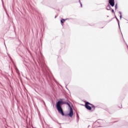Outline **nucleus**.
Wrapping results in <instances>:
<instances>
[{"label":"nucleus","mask_w":128,"mask_h":128,"mask_svg":"<svg viewBox=\"0 0 128 128\" xmlns=\"http://www.w3.org/2000/svg\"><path fill=\"white\" fill-rule=\"evenodd\" d=\"M67 104L68 106L70 108V112H69V113L68 114V116L70 118H72V116H74V112L72 111V107H70V104Z\"/></svg>","instance_id":"nucleus-2"},{"label":"nucleus","mask_w":128,"mask_h":128,"mask_svg":"<svg viewBox=\"0 0 128 128\" xmlns=\"http://www.w3.org/2000/svg\"><path fill=\"white\" fill-rule=\"evenodd\" d=\"M116 18L118 22V18L116 17Z\"/></svg>","instance_id":"nucleus-11"},{"label":"nucleus","mask_w":128,"mask_h":128,"mask_svg":"<svg viewBox=\"0 0 128 128\" xmlns=\"http://www.w3.org/2000/svg\"><path fill=\"white\" fill-rule=\"evenodd\" d=\"M112 12H114V10H112Z\"/></svg>","instance_id":"nucleus-10"},{"label":"nucleus","mask_w":128,"mask_h":128,"mask_svg":"<svg viewBox=\"0 0 128 128\" xmlns=\"http://www.w3.org/2000/svg\"><path fill=\"white\" fill-rule=\"evenodd\" d=\"M120 16H122V12H119Z\"/></svg>","instance_id":"nucleus-9"},{"label":"nucleus","mask_w":128,"mask_h":128,"mask_svg":"<svg viewBox=\"0 0 128 128\" xmlns=\"http://www.w3.org/2000/svg\"><path fill=\"white\" fill-rule=\"evenodd\" d=\"M106 10H110V5H108L107 6Z\"/></svg>","instance_id":"nucleus-6"},{"label":"nucleus","mask_w":128,"mask_h":128,"mask_svg":"<svg viewBox=\"0 0 128 128\" xmlns=\"http://www.w3.org/2000/svg\"><path fill=\"white\" fill-rule=\"evenodd\" d=\"M66 19L64 20V19H62L60 20V22L62 24H62H64V22H66Z\"/></svg>","instance_id":"nucleus-5"},{"label":"nucleus","mask_w":128,"mask_h":128,"mask_svg":"<svg viewBox=\"0 0 128 128\" xmlns=\"http://www.w3.org/2000/svg\"><path fill=\"white\" fill-rule=\"evenodd\" d=\"M85 107L87 110H92V104H90L88 102H86Z\"/></svg>","instance_id":"nucleus-3"},{"label":"nucleus","mask_w":128,"mask_h":128,"mask_svg":"<svg viewBox=\"0 0 128 128\" xmlns=\"http://www.w3.org/2000/svg\"><path fill=\"white\" fill-rule=\"evenodd\" d=\"M115 8H118V5L117 4L116 5Z\"/></svg>","instance_id":"nucleus-8"},{"label":"nucleus","mask_w":128,"mask_h":128,"mask_svg":"<svg viewBox=\"0 0 128 128\" xmlns=\"http://www.w3.org/2000/svg\"><path fill=\"white\" fill-rule=\"evenodd\" d=\"M64 102H62V101H58L57 103H56V108L58 112H60V114H61L62 116H64V111H62V104H64Z\"/></svg>","instance_id":"nucleus-1"},{"label":"nucleus","mask_w":128,"mask_h":128,"mask_svg":"<svg viewBox=\"0 0 128 128\" xmlns=\"http://www.w3.org/2000/svg\"><path fill=\"white\" fill-rule=\"evenodd\" d=\"M122 15H120V18L122 19Z\"/></svg>","instance_id":"nucleus-7"},{"label":"nucleus","mask_w":128,"mask_h":128,"mask_svg":"<svg viewBox=\"0 0 128 128\" xmlns=\"http://www.w3.org/2000/svg\"><path fill=\"white\" fill-rule=\"evenodd\" d=\"M109 4L110 6H114V0H109Z\"/></svg>","instance_id":"nucleus-4"}]
</instances>
